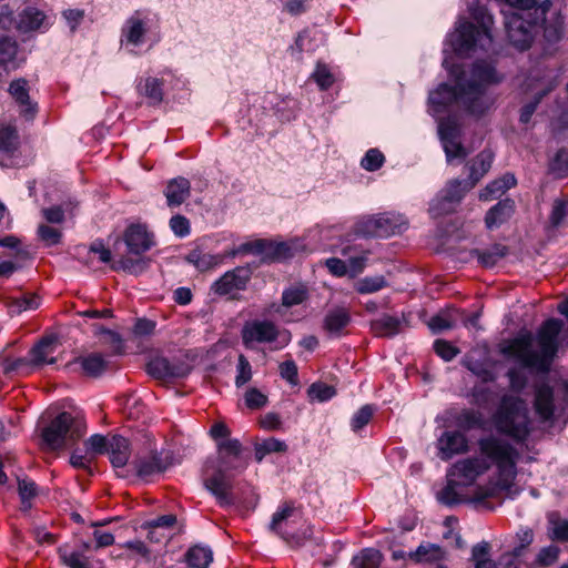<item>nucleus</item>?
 Masks as SVG:
<instances>
[{
    "label": "nucleus",
    "instance_id": "1",
    "mask_svg": "<svg viewBox=\"0 0 568 568\" xmlns=\"http://www.w3.org/2000/svg\"><path fill=\"white\" fill-rule=\"evenodd\" d=\"M478 449L481 457L458 460L450 467L447 477H455L460 484L470 485L494 465L496 467L494 477L486 486L476 488L474 500L483 501L500 493H506L508 496L517 494V489H514L516 465L519 458L516 447L506 439L488 435L479 438Z\"/></svg>",
    "mask_w": 568,
    "mask_h": 568
},
{
    "label": "nucleus",
    "instance_id": "2",
    "mask_svg": "<svg viewBox=\"0 0 568 568\" xmlns=\"http://www.w3.org/2000/svg\"><path fill=\"white\" fill-rule=\"evenodd\" d=\"M501 78L494 67L486 62H476L469 74V79H458L456 87L446 83L429 93L428 102L434 115L457 106L469 114L479 116L488 111L494 104V98L487 92V87L498 83Z\"/></svg>",
    "mask_w": 568,
    "mask_h": 568
},
{
    "label": "nucleus",
    "instance_id": "3",
    "mask_svg": "<svg viewBox=\"0 0 568 568\" xmlns=\"http://www.w3.org/2000/svg\"><path fill=\"white\" fill-rule=\"evenodd\" d=\"M513 10L505 14V26L509 42L518 50L530 47L534 38L542 32L547 42H556L562 36L564 19L551 12L549 0H504Z\"/></svg>",
    "mask_w": 568,
    "mask_h": 568
},
{
    "label": "nucleus",
    "instance_id": "4",
    "mask_svg": "<svg viewBox=\"0 0 568 568\" xmlns=\"http://www.w3.org/2000/svg\"><path fill=\"white\" fill-rule=\"evenodd\" d=\"M561 329L560 320H547L537 333L538 349L534 348L532 334L527 332L509 341L504 346L503 353L515 357L525 367L547 372L557 352V338Z\"/></svg>",
    "mask_w": 568,
    "mask_h": 568
},
{
    "label": "nucleus",
    "instance_id": "5",
    "mask_svg": "<svg viewBox=\"0 0 568 568\" xmlns=\"http://www.w3.org/2000/svg\"><path fill=\"white\" fill-rule=\"evenodd\" d=\"M217 447V462L205 467V487L216 497L220 505H231L232 483L226 471L241 467L242 444L239 439L221 440Z\"/></svg>",
    "mask_w": 568,
    "mask_h": 568
},
{
    "label": "nucleus",
    "instance_id": "6",
    "mask_svg": "<svg viewBox=\"0 0 568 568\" xmlns=\"http://www.w3.org/2000/svg\"><path fill=\"white\" fill-rule=\"evenodd\" d=\"M491 163L493 154L489 151H481L468 162V179L465 181L452 180L446 184L429 206L432 216L438 217L453 212L465 194L489 171Z\"/></svg>",
    "mask_w": 568,
    "mask_h": 568
},
{
    "label": "nucleus",
    "instance_id": "7",
    "mask_svg": "<svg viewBox=\"0 0 568 568\" xmlns=\"http://www.w3.org/2000/svg\"><path fill=\"white\" fill-rule=\"evenodd\" d=\"M490 424L497 434L517 444L524 443L531 432V419L526 400L518 396L504 395L490 416Z\"/></svg>",
    "mask_w": 568,
    "mask_h": 568
},
{
    "label": "nucleus",
    "instance_id": "8",
    "mask_svg": "<svg viewBox=\"0 0 568 568\" xmlns=\"http://www.w3.org/2000/svg\"><path fill=\"white\" fill-rule=\"evenodd\" d=\"M270 528L292 545H301L312 536L311 526L292 503H284L277 508L273 514Z\"/></svg>",
    "mask_w": 568,
    "mask_h": 568
},
{
    "label": "nucleus",
    "instance_id": "9",
    "mask_svg": "<svg viewBox=\"0 0 568 568\" xmlns=\"http://www.w3.org/2000/svg\"><path fill=\"white\" fill-rule=\"evenodd\" d=\"M241 337L246 348H254L256 344H272L271 349L278 351L287 346L292 339L287 329L280 328L268 320H252L244 324Z\"/></svg>",
    "mask_w": 568,
    "mask_h": 568
},
{
    "label": "nucleus",
    "instance_id": "10",
    "mask_svg": "<svg viewBox=\"0 0 568 568\" xmlns=\"http://www.w3.org/2000/svg\"><path fill=\"white\" fill-rule=\"evenodd\" d=\"M85 432L87 425L83 419L63 412L43 429L42 437L50 448L58 449L74 444Z\"/></svg>",
    "mask_w": 568,
    "mask_h": 568
},
{
    "label": "nucleus",
    "instance_id": "11",
    "mask_svg": "<svg viewBox=\"0 0 568 568\" xmlns=\"http://www.w3.org/2000/svg\"><path fill=\"white\" fill-rule=\"evenodd\" d=\"M490 20L489 16L484 17L479 28L468 21L459 23L449 39L454 51L458 54H465L477 45L484 49L488 48L493 40L487 26Z\"/></svg>",
    "mask_w": 568,
    "mask_h": 568
},
{
    "label": "nucleus",
    "instance_id": "12",
    "mask_svg": "<svg viewBox=\"0 0 568 568\" xmlns=\"http://www.w3.org/2000/svg\"><path fill=\"white\" fill-rule=\"evenodd\" d=\"M60 343L55 336H45L29 352V358L7 357L3 359V371L9 372H24L29 365L41 366L45 364H53L57 361L55 353L59 351Z\"/></svg>",
    "mask_w": 568,
    "mask_h": 568
},
{
    "label": "nucleus",
    "instance_id": "13",
    "mask_svg": "<svg viewBox=\"0 0 568 568\" xmlns=\"http://www.w3.org/2000/svg\"><path fill=\"white\" fill-rule=\"evenodd\" d=\"M407 227L406 219L398 213L386 212L359 221L356 232L366 236L387 237L402 233Z\"/></svg>",
    "mask_w": 568,
    "mask_h": 568
},
{
    "label": "nucleus",
    "instance_id": "14",
    "mask_svg": "<svg viewBox=\"0 0 568 568\" xmlns=\"http://www.w3.org/2000/svg\"><path fill=\"white\" fill-rule=\"evenodd\" d=\"M297 250L295 242H273L267 240H255L243 243L236 251L230 253L231 256L236 254H255L261 255L265 260L282 261L292 257Z\"/></svg>",
    "mask_w": 568,
    "mask_h": 568
},
{
    "label": "nucleus",
    "instance_id": "15",
    "mask_svg": "<svg viewBox=\"0 0 568 568\" xmlns=\"http://www.w3.org/2000/svg\"><path fill=\"white\" fill-rule=\"evenodd\" d=\"M436 447L438 449V457L442 460H449L455 455L467 453L469 445L466 435L462 432L447 430L437 439Z\"/></svg>",
    "mask_w": 568,
    "mask_h": 568
},
{
    "label": "nucleus",
    "instance_id": "16",
    "mask_svg": "<svg viewBox=\"0 0 568 568\" xmlns=\"http://www.w3.org/2000/svg\"><path fill=\"white\" fill-rule=\"evenodd\" d=\"M439 135L448 162L467 156L468 152L460 143L459 130L450 121L439 122Z\"/></svg>",
    "mask_w": 568,
    "mask_h": 568
},
{
    "label": "nucleus",
    "instance_id": "17",
    "mask_svg": "<svg viewBox=\"0 0 568 568\" xmlns=\"http://www.w3.org/2000/svg\"><path fill=\"white\" fill-rule=\"evenodd\" d=\"M150 18L144 11L136 10L130 16L122 28V42L139 45L149 30Z\"/></svg>",
    "mask_w": 568,
    "mask_h": 568
},
{
    "label": "nucleus",
    "instance_id": "18",
    "mask_svg": "<svg viewBox=\"0 0 568 568\" xmlns=\"http://www.w3.org/2000/svg\"><path fill=\"white\" fill-rule=\"evenodd\" d=\"M251 272L247 267H235L226 272L212 285V290L219 295H226L234 291L244 290L250 281Z\"/></svg>",
    "mask_w": 568,
    "mask_h": 568
},
{
    "label": "nucleus",
    "instance_id": "19",
    "mask_svg": "<svg viewBox=\"0 0 568 568\" xmlns=\"http://www.w3.org/2000/svg\"><path fill=\"white\" fill-rule=\"evenodd\" d=\"M123 239L129 251L136 255L149 251L154 245L153 235L142 224L129 225Z\"/></svg>",
    "mask_w": 568,
    "mask_h": 568
},
{
    "label": "nucleus",
    "instance_id": "20",
    "mask_svg": "<svg viewBox=\"0 0 568 568\" xmlns=\"http://www.w3.org/2000/svg\"><path fill=\"white\" fill-rule=\"evenodd\" d=\"M26 61V54L19 49L17 41L10 37L0 38V68L9 72L17 70Z\"/></svg>",
    "mask_w": 568,
    "mask_h": 568
},
{
    "label": "nucleus",
    "instance_id": "21",
    "mask_svg": "<svg viewBox=\"0 0 568 568\" xmlns=\"http://www.w3.org/2000/svg\"><path fill=\"white\" fill-rule=\"evenodd\" d=\"M148 373L158 379L184 377L189 368L184 364L171 363L164 357H155L148 363Z\"/></svg>",
    "mask_w": 568,
    "mask_h": 568
},
{
    "label": "nucleus",
    "instance_id": "22",
    "mask_svg": "<svg viewBox=\"0 0 568 568\" xmlns=\"http://www.w3.org/2000/svg\"><path fill=\"white\" fill-rule=\"evenodd\" d=\"M51 24L47 14L36 7L26 8L20 14L17 28L22 32L44 31Z\"/></svg>",
    "mask_w": 568,
    "mask_h": 568
},
{
    "label": "nucleus",
    "instance_id": "23",
    "mask_svg": "<svg viewBox=\"0 0 568 568\" xmlns=\"http://www.w3.org/2000/svg\"><path fill=\"white\" fill-rule=\"evenodd\" d=\"M534 408L541 422L551 420L555 412L554 392L551 387L546 384L536 387Z\"/></svg>",
    "mask_w": 568,
    "mask_h": 568
},
{
    "label": "nucleus",
    "instance_id": "24",
    "mask_svg": "<svg viewBox=\"0 0 568 568\" xmlns=\"http://www.w3.org/2000/svg\"><path fill=\"white\" fill-rule=\"evenodd\" d=\"M9 92L21 108V113L27 119H33L37 113V104L32 103L29 97L28 83L23 79L11 82Z\"/></svg>",
    "mask_w": 568,
    "mask_h": 568
},
{
    "label": "nucleus",
    "instance_id": "25",
    "mask_svg": "<svg viewBox=\"0 0 568 568\" xmlns=\"http://www.w3.org/2000/svg\"><path fill=\"white\" fill-rule=\"evenodd\" d=\"M515 211V202L510 199L503 200L494 205L485 216L487 229L494 230L508 221Z\"/></svg>",
    "mask_w": 568,
    "mask_h": 568
},
{
    "label": "nucleus",
    "instance_id": "26",
    "mask_svg": "<svg viewBox=\"0 0 568 568\" xmlns=\"http://www.w3.org/2000/svg\"><path fill=\"white\" fill-rule=\"evenodd\" d=\"M106 453L113 467H124L131 455L128 439L119 435H112Z\"/></svg>",
    "mask_w": 568,
    "mask_h": 568
},
{
    "label": "nucleus",
    "instance_id": "27",
    "mask_svg": "<svg viewBox=\"0 0 568 568\" xmlns=\"http://www.w3.org/2000/svg\"><path fill=\"white\" fill-rule=\"evenodd\" d=\"M71 365L74 366V369L79 368L84 375L91 377L101 375L106 368V362L99 353L79 356Z\"/></svg>",
    "mask_w": 568,
    "mask_h": 568
},
{
    "label": "nucleus",
    "instance_id": "28",
    "mask_svg": "<svg viewBox=\"0 0 568 568\" xmlns=\"http://www.w3.org/2000/svg\"><path fill=\"white\" fill-rule=\"evenodd\" d=\"M190 191L191 184L185 178L171 180L165 189V196L169 206L181 205L190 196Z\"/></svg>",
    "mask_w": 568,
    "mask_h": 568
},
{
    "label": "nucleus",
    "instance_id": "29",
    "mask_svg": "<svg viewBox=\"0 0 568 568\" xmlns=\"http://www.w3.org/2000/svg\"><path fill=\"white\" fill-rule=\"evenodd\" d=\"M478 351L469 352L465 359L464 364L474 375L480 378L483 382H493L495 379V374L489 365L488 357L477 358Z\"/></svg>",
    "mask_w": 568,
    "mask_h": 568
},
{
    "label": "nucleus",
    "instance_id": "30",
    "mask_svg": "<svg viewBox=\"0 0 568 568\" xmlns=\"http://www.w3.org/2000/svg\"><path fill=\"white\" fill-rule=\"evenodd\" d=\"M516 185V179L513 174H505L500 179L490 182L480 193L481 201H493L500 197L507 190Z\"/></svg>",
    "mask_w": 568,
    "mask_h": 568
},
{
    "label": "nucleus",
    "instance_id": "31",
    "mask_svg": "<svg viewBox=\"0 0 568 568\" xmlns=\"http://www.w3.org/2000/svg\"><path fill=\"white\" fill-rule=\"evenodd\" d=\"M224 255L204 253L201 250L191 251L186 261L193 264L199 271L212 270L223 263Z\"/></svg>",
    "mask_w": 568,
    "mask_h": 568
},
{
    "label": "nucleus",
    "instance_id": "32",
    "mask_svg": "<svg viewBox=\"0 0 568 568\" xmlns=\"http://www.w3.org/2000/svg\"><path fill=\"white\" fill-rule=\"evenodd\" d=\"M402 322L399 318L383 315L382 317L374 320L371 324V328L376 336L390 337L399 333Z\"/></svg>",
    "mask_w": 568,
    "mask_h": 568
},
{
    "label": "nucleus",
    "instance_id": "33",
    "mask_svg": "<svg viewBox=\"0 0 568 568\" xmlns=\"http://www.w3.org/2000/svg\"><path fill=\"white\" fill-rule=\"evenodd\" d=\"M141 94L150 100V103L158 104L163 100V80L149 77L138 84Z\"/></svg>",
    "mask_w": 568,
    "mask_h": 568
},
{
    "label": "nucleus",
    "instance_id": "34",
    "mask_svg": "<svg viewBox=\"0 0 568 568\" xmlns=\"http://www.w3.org/2000/svg\"><path fill=\"white\" fill-rule=\"evenodd\" d=\"M349 321V313L345 308H336L325 316L324 327L329 334L338 335L348 325Z\"/></svg>",
    "mask_w": 568,
    "mask_h": 568
},
{
    "label": "nucleus",
    "instance_id": "35",
    "mask_svg": "<svg viewBox=\"0 0 568 568\" xmlns=\"http://www.w3.org/2000/svg\"><path fill=\"white\" fill-rule=\"evenodd\" d=\"M548 519V536L551 540L568 542V520L558 513H550Z\"/></svg>",
    "mask_w": 568,
    "mask_h": 568
},
{
    "label": "nucleus",
    "instance_id": "36",
    "mask_svg": "<svg viewBox=\"0 0 568 568\" xmlns=\"http://www.w3.org/2000/svg\"><path fill=\"white\" fill-rule=\"evenodd\" d=\"M166 465L156 454L139 458L135 462V469L140 477H149L165 470Z\"/></svg>",
    "mask_w": 568,
    "mask_h": 568
},
{
    "label": "nucleus",
    "instance_id": "37",
    "mask_svg": "<svg viewBox=\"0 0 568 568\" xmlns=\"http://www.w3.org/2000/svg\"><path fill=\"white\" fill-rule=\"evenodd\" d=\"M444 558L443 549L434 544H422L415 551L409 552V559L416 562H436Z\"/></svg>",
    "mask_w": 568,
    "mask_h": 568
},
{
    "label": "nucleus",
    "instance_id": "38",
    "mask_svg": "<svg viewBox=\"0 0 568 568\" xmlns=\"http://www.w3.org/2000/svg\"><path fill=\"white\" fill-rule=\"evenodd\" d=\"M212 559L211 549L202 546L191 547L185 555V560L191 568H207Z\"/></svg>",
    "mask_w": 568,
    "mask_h": 568
},
{
    "label": "nucleus",
    "instance_id": "39",
    "mask_svg": "<svg viewBox=\"0 0 568 568\" xmlns=\"http://www.w3.org/2000/svg\"><path fill=\"white\" fill-rule=\"evenodd\" d=\"M311 79L315 81L322 91H325L331 89L337 81V73L334 72L327 64L317 62L315 70L311 74Z\"/></svg>",
    "mask_w": 568,
    "mask_h": 568
},
{
    "label": "nucleus",
    "instance_id": "40",
    "mask_svg": "<svg viewBox=\"0 0 568 568\" xmlns=\"http://www.w3.org/2000/svg\"><path fill=\"white\" fill-rule=\"evenodd\" d=\"M343 255L348 256L346 264L351 277H355L364 271L367 257L363 250L358 251L356 247H345Z\"/></svg>",
    "mask_w": 568,
    "mask_h": 568
},
{
    "label": "nucleus",
    "instance_id": "41",
    "mask_svg": "<svg viewBox=\"0 0 568 568\" xmlns=\"http://www.w3.org/2000/svg\"><path fill=\"white\" fill-rule=\"evenodd\" d=\"M455 424L464 430H471L483 428L484 420L478 410L465 408L455 416Z\"/></svg>",
    "mask_w": 568,
    "mask_h": 568
},
{
    "label": "nucleus",
    "instance_id": "42",
    "mask_svg": "<svg viewBox=\"0 0 568 568\" xmlns=\"http://www.w3.org/2000/svg\"><path fill=\"white\" fill-rule=\"evenodd\" d=\"M307 298V290L303 285H297L285 290L282 294V306L275 312L283 315L282 308H288L302 304Z\"/></svg>",
    "mask_w": 568,
    "mask_h": 568
},
{
    "label": "nucleus",
    "instance_id": "43",
    "mask_svg": "<svg viewBox=\"0 0 568 568\" xmlns=\"http://www.w3.org/2000/svg\"><path fill=\"white\" fill-rule=\"evenodd\" d=\"M383 556L379 550L374 548L363 549L353 558L354 568H378Z\"/></svg>",
    "mask_w": 568,
    "mask_h": 568
},
{
    "label": "nucleus",
    "instance_id": "44",
    "mask_svg": "<svg viewBox=\"0 0 568 568\" xmlns=\"http://www.w3.org/2000/svg\"><path fill=\"white\" fill-rule=\"evenodd\" d=\"M254 450L255 458L257 462H261L268 454L285 453L287 450V445L283 440L270 437L262 440L261 443L255 444Z\"/></svg>",
    "mask_w": 568,
    "mask_h": 568
},
{
    "label": "nucleus",
    "instance_id": "45",
    "mask_svg": "<svg viewBox=\"0 0 568 568\" xmlns=\"http://www.w3.org/2000/svg\"><path fill=\"white\" fill-rule=\"evenodd\" d=\"M59 554L62 562L69 568H92L89 557L81 551L61 548Z\"/></svg>",
    "mask_w": 568,
    "mask_h": 568
},
{
    "label": "nucleus",
    "instance_id": "46",
    "mask_svg": "<svg viewBox=\"0 0 568 568\" xmlns=\"http://www.w3.org/2000/svg\"><path fill=\"white\" fill-rule=\"evenodd\" d=\"M18 493L22 509L29 510L32 507V500L39 495V487L30 479H20L18 481Z\"/></svg>",
    "mask_w": 568,
    "mask_h": 568
},
{
    "label": "nucleus",
    "instance_id": "47",
    "mask_svg": "<svg viewBox=\"0 0 568 568\" xmlns=\"http://www.w3.org/2000/svg\"><path fill=\"white\" fill-rule=\"evenodd\" d=\"M387 282L384 276H366L364 278L358 280L354 284V288L359 294H372L381 291L386 287Z\"/></svg>",
    "mask_w": 568,
    "mask_h": 568
},
{
    "label": "nucleus",
    "instance_id": "48",
    "mask_svg": "<svg viewBox=\"0 0 568 568\" xmlns=\"http://www.w3.org/2000/svg\"><path fill=\"white\" fill-rule=\"evenodd\" d=\"M458 314V310H453L437 314L430 318L428 326L434 333H439L442 331L449 329L455 326L457 320L456 315Z\"/></svg>",
    "mask_w": 568,
    "mask_h": 568
},
{
    "label": "nucleus",
    "instance_id": "49",
    "mask_svg": "<svg viewBox=\"0 0 568 568\" xmlns=\"http://www.w3.org/2000/svg\"><path fill=\"white\" fill-rule=\"evenodd\" d=\"M490 545L486 541L473 547L471 558L475 568H497L496 564L489 558Z\"/></svg>",
    "mask_w": 568,
    "mask_h": 568
},
{
    "label": "nucleus",
    "instance_id": "50",
    "mask_svg": "<svg viewBox=\"0 0 568 568\" xmlns=\"http://www.w3.org/2000/svg\"><path fill=\"white\" fill-rule=\"evenodd\" d=\"M307 395L310 400L323 403L333 398L336 395V389L325 383H313L307 389Z\"/></svg>",
    "mask_w": 568,
    "mask_h": 568
},
{
    "label": "nucleus",
    "instance_id": "51",
    "mask_svg": "<svg viewBox=\"0 0 568 568\" xmlns=\"http://www.w3.org/2000/svg\"><path fill=\"white\" fill-rule=\"evenodd\" d=\"M477 258L485 267H493L500 258L506 255V247L501 245H495L490 248L483 251H476Z\"/></svg>",
    "mask_w": 568,
    "mask_h": 568
},
{
    "label": "nucleus",
    "instance_id": "52",
    "mask_svg": "<svg viewBox=\"0 0 568 568\" xmlns=\"http://www.w3.org/2000/svg\"><path fill=\"white\" fill-rule=\"evenodd\" d=\"M460 484L455 477H448L447 485L438 493V500L442 504L452 506L462 501L456 486Z\"/></svg>",
    "mask_w": 568,
    "mask_h": 568
},
{
    "label": "nucleus",
    "instance_id": "53",
    "mask_svg": "<svg viewBox=\"0 0 568 568\" xmlns=\"http://www.w3.org/2000/svg\"><path fill=\"white\" fill-rule=\"evenodd\" d=\"M559 552L560 549L555 545L544 547L538 551L532 565L542 568L550 567L558 560Z\"/></svg>",
    "mask_w": 568,
    "mask_h": 568
},
{
    "label": "nucleus",
    "instance_id": "54",
    "mask_svg": "<svg viewBox=\"0 0 568 568\" xmlns=\"http://www.w3.org/2000/svg\"><path fill=\"white\" fill-rule=\"evenodd\" d=\"M384 162L385 156L378 149H369L361 160V166L368 172H374L381 169Z\"/></svg>",
    "mask_w": 568,
    "mask_h": 568
},
{
    "label": "nucleus",
    "instance_id": "55",
    "mask_svg": "<svg viewBox=\"0 0 568 568\" xmlns=\"http://www.w3.org/2000/svg\"><path fill=\"white\" fill-rule=\"evenodd\" d=\"M549 170L558 179L568 176V151H558L550 162Z\"/></svg>",
    "mask_w": 568,
    "mask_h": 568
},
{
    "label": "nucleus",
    "instance_id": "56",
    "mask_svg": "<svg viewBox=\"0 0 568 568\" xmlns=\"http://www.w3.org/2000/svg\"><path fill=\"white\" fill-rule=\"evenodd\" d=\"M18 135L16 130L10 125L0 128V151L9 153L17 145Z\"/></svg>",
    "mask_w": 568,
    "mask_h": 568
},
{
    "label": "nucleus",
    "instance_id": "57",
    "mask_svg": "<svg viewBox=\"0 0 568 568\" xmlns=\"http://www.w3.org/2000/svg\"><path fill=\"white\" fill-rule=\"evenodd\" d=\"M374 414V408L371 405H365L361 407L353 416L351 425L354 432H358L364 428L369 420L372 419Z\"/></svg>",
    "mask_w": 568,
    "mask_h": 568
},
{
    "label": "nucleus",
    "instance_id": "58",
    "mask_svg": "<svg viewBox=\"0 0 568 568\" xmlns=\"http://www.w3.org/2000/svg\"><path fill=\"white\" fill-rule=\"evenodd\" d=\"M110 443V437H105L99 434L92 435L87 442L85 447L88 450V454H91L92 456L104 454L108 450Z\"/></svg>",
    "mask_w": 568,
    "mask_h": 568
},
{
    "label": "nucleus",
    "instance_id": "59",
    "mask_svg": "<svg viewBox=\"0 0 568 568\" xmlns=\"http://www.w3.org/2000/svg\"><path fill=\"white\" fill-rule=\"evenodd\" d=\"M38 234H39V237L41 239V241L47 246L57 245L58 243H60L61 237H62V233L59 229L49 226L47 224L39 225Z\"/></svg>",
    "mask_w": 568,
    "mask_h": 568
},
{
    "label": "nucleus",
    "instance_id": "60",
    "mask_svg": "<svg viewBox=\"0 0 568 568\" xmlns=\"http://www.w3.org/2000/svg\"><path fill=\"white\" fill-rule=\"evenodd\" d=\"M245 405L250 409H260L267 403V396L255 387L248 388L244 395Z\"/></svg>",
    "mask_w": 568,
    "mask_h": 568
},
{
    "label": "nucleus",
    "instance_id": "61",
    "mask_svg": "<svg viewBox=\"0 0 568 568\" xmlns=\"http://www.w3.org/2000/svg\"><path fill=\"white\" fill-rule=\"evenodd\" d=\"M237 374L235 377V385L237 387L243 386L252 378V367L250 362L244 355L239 356V363L236 367Z\"/></svg>",
    "mask_w": 568,
    "mask_h": 568
},
{
    "label": "nucleus",
    "instance_id": "62",
    "mask_svg": "<svg viewBox=\"0 0 568 568\" xmlns=\"http://www.w3.org/2000/svg\"><path fill=\"white\" fill-rule=\"evenodd\" d=\"M170 227L179 237H184L190 234V222L183 215L178 214L172 216L170 220Z\"/></svg>",
    "mask_w": 568,
    "mask_h": 568
},
{
    "label": "nucleus",
    "instance_id": "63",
    "mask_svg": "<svg viewBox=\"0 0 568 568\" xmlns=\"http://www.w3.org/2000/svg\"><path fill=\"white\" fill-rule=\"evenodd\" d=\"M283 11L291 16H300L307 11L310 0H280Z\"/></svg>",
    "mask_w": 568,
    "mask_h": 568
},
{
    "label": "nucleus",
    "instance_id": "64",
    "mask_svg": "<svg viewBox=\"0 0 568 568\" xmlns=\"http://www.w3.org/2000/svg\"><path fill=\"white\" fill-rule=\"evenodd\" d=\"M568 215V200H556L552 205L550 221L557 226Z\"/></svg>",
    "mask_w": 568,
    "mask_h": 568
}]
</instances>
